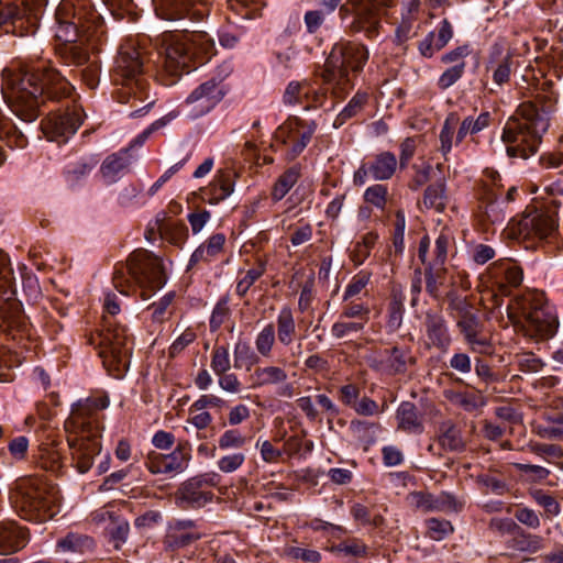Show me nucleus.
I'll return each instance as SVG.
<instances>
[{
  "instance_id": "1",
  "label": "nucleus",
  "mask_w": 563,
  "mask_h": 563,
  "mask_svg": "<svg viewBox=\"0 0 563 563\" xmlns=\"http://www.w3.org/2000/svg\"><path fill=\"white\" fill-rule=\"evenodd\" d=\"M2 92L4 100L19 119L33 122L38 117L44 98L60 99L71 91V85L49 62H41L19 69H4Z\"/></svg>"
},
{
  "instance_id": "2",
  "label": "nucleus",
  "mask_w": 563,
  "mask_h": 563,
  "mask_svg": "<svg viewBox=\"0 0 563 563\" xmlns=\"http://www.w3.org/2000/svg\"><path fill=\"white\" fill-rule=\"evenodd\" d=\"M556 98L552 92L538 90L531 100L522 102L503 130L501 140L511 157L533 155L550 126Z\"/></svg>"
},
{
  "instance_id": "3",
  "label": "nucleus",
  "mask_w": 563,
  "mask_h": 563,
  "mask_svg": "<svg viewBox=\"0 0 563 563\" xmlns=\"http://www.w3.org/2000/svg\"><path fill=\"white\" fill-rule=\"evenodd\" d=\"M108 406L107 397L78 400L73 405L70 415L64 422L73 464L81 474L92 467L95 456L101 452L100 411Z\"/></svg>"
},
{
  "instance_id": "4",
  "label": "nucleus",
  "mask_w": 563,
  "mask_h": 563,
  "mask_svg": "<svg viewBox=\"0 0 563 563\" xmlns=\"http://www.w3.org/2000/svg\"><path fill=\"white\" fill-rule=\"evenodd\" d=\"M55 19V36L70 44L64 49L65 63L76 66L87 63V52L73 43L87 42L93 47L104 33L101 15L89 8L86 0H63L56 9Z\"/></svg>"
},
{
  "instance_id": "5",
  "label": "nucleus",
  "mask_w": 563,
  "mask_h": 563,
  "mask_svg": "<svg viewBox=\"0 0 563 563\" xmlns=\"http://www.w3.org/2000/svg\"><path fill=\"white\" fill-rule=\"evenodd\" d=\"M113 286L122 295L140 292L146 300L166 283L163 261L152 252L139 249L128 258L126 265L117 268Z\"/></svg>"
},
{
  "instance_id": "6",
  "label": "nucleus",
  "mask_w": 563,
  "mask_h": 563,
  "mask_svg": "<svg viewBox=\"0 0 563 563\" xmlns=\"http://www.w3.org/2000/svg\"><path fill=\"white\" fill-rule=\"evenodd\" d=\"M10 501L21 518L46 521L58 512L59 492L42 477H21L11 488Z\"/></svg>"
},
{
  "instance_id": "7",
  "label": "nucleus",
  "mask_w": 563,
  "mask_h": 563,
  "mask_svg": "<svg viewBox=\"0 0 563 563\" xmlns=\"http://www.w3.org/2000/svg\"><path fill=\"white\" fill-rule=\"evenodd\" d=\"M507 316L526 336L537 341L552 338L559 325L553 308L538 291L516 297L507 307Z\"/></svg>"
},
{
  "instance_id": "8",
  "label": "nucleus",
  "mask_w": 563,
  "mask_h": 563,
  "mask_svg": "<svg viewBox=\"0 0 563 563\" xmlns=\"http://www.w3.org/2000/svg\"><path fill=\"white\" fill-rule=\"evenodd\" d=\"M165 67L176 75L190 71L191 62L205 64L214 55L213 40L203 31L167 32L162 36Z\"/></svg>"
},
{
  "instance_id": "9",
  "label": "nucleus",
  "mask_w": 563,
  "mask_h": 563,
  "mask_svg": "<svg viewBox=\"0 0 563 563\" xmlns=\"http://www.w3.org/2000/svg\"><path fill=\"white\" fill-rule=\"evenodd\" d=\"M368 56L367 47L360 43L339 42L333 45L321 78L334 98L343 99L352 89L351 74L362 71Z\"/></svg>"
},
{
  "instance_id": "10",
  "label": "nucleus",
  "mask_w": 563,
  "mask_h": 563,
  "mask_svg": "<svg viewBox=\"0 0 563 563\" xmlns=\"http://www.w3.org/2000/svg\"><path fill=\"white\" fill-rule=\"evenodd\" d=\"M144 71L145 55L141 48L133 43L122 44L112 71L113 84L120 86L117 92L119 102L132 101L134 107L136 101L144 102L148 99Z\"/></svg>"
},
{
  "instance_id": "11",
  "label": "nucleus",
  "mask_w": 563,
  "mask_h": 563,
  "mask_svg": "<svg viewBox=\"0 0 563 563\" xmlns=\"http://www.w3.org/2000/svg\"><path fill=\"white\" fill-rule=\"evenodd\" d=\"M98 340L99 356L103 365L114 377H122L130 365L131 353L126 328L106 318Z\"/></svg>"
},
{
  "instance_id": "12",
  "label": "nucleus",
  "mask_w": 563,
  "mask_h": 563,
  "mask_svg": "<svg viewBox=\"0 0 563 563\" xmlns=\"http://www.w3.org/2000/svg\"><path fill=\"white\" fill-rule=\"evenodd\" d=\"M397 0H346L340 7V14L346 16L350 11L354 19L350 25L353 32H364L368 38L375 37L380 27L383 8L395 5Z\"/></svg>"
},
{
  "instance_id": "13",
  "label": "nucleus",
  "mask_w": 563,
  "mask_h": 563,
  "mask_svg": "<svg viewBox=\"0 0 563 563\" xmlns=\"http://www.w3.org/2000/svg\"><path fill=\"white\" fill-rule=\"evenodd\" d=\"M222 79L210 78L198 85L185 99L183 110L190 119H198L212 111L224 98Z\"/></svg>"
},
{
  "instance_id": "14",
  "label": "nucleus",
  "mask_w": 563,
  "mask_h": 563,
  "mask_svg": "<svg viewBox=\"0 0 563 563\" xmlns=\"http://www.w3.org/2000/svg\"><path fill=\"white\" fill-rule=\"evenodd\" d=\"M37 12L15 0H0V30L8 34L24 36L36 27Z\"/></svg>"
},
{
  "instance_id": "15",
  "label": "nucleus",
  "mask_w": 563,
  "mask_h": 563,
  "mask_svg": "<svg viewBox=\"0 0 563 563\" xmlns=\"http://www.w3.org/2000/svg\"><path fill=\"white\" fill-rule=\"evenodd\" d=\"M317 124L314 121L305 122L294 117L285 121L275 132V140L283 144H289L287 154L289 159L296 158L308 145Z\"/></svg>"
},
{
  "instance_id": "16",
  "label": "nucleus",
  "mask_w": 563,
  "mask_h": 563,
  "mask_svg": "<svg viewBox=\"0 0 563 563\" xmlns=\"http://www.w3.org/2000/svg\"><path fill=\"white\" fill-rule=\"evenodd\" d=\"M82 123L81 108L74 106L65 112H54L45 118L42 123V131L49 140L57 143H65L73 136Z\"/></svg>"
},
{
  "instance_id": "17",
  "label": "nucleus",
  "mask_w": 563,
  "mask_h": 563,
  "mask_svg": "<svg viewBox=\"0 0 563 563\" xmlns=\"http://www.w3.org/2000/svg\"><path fill=\"white\" fill-rule=\"evenodd\" d=\"M156 14L168 21L190 20L201 21L209 12L207 0H153Z\"/></svg>"
},
{
  "instance_id": "18",
  "label": "nucleus",
  "mask_w": 563,
  "mask_h": 563,
  "mask_svg": "<svg viewBox=\"0 0 563 563\" xmlns=\"http://www.w3.org/2000/svg\"><path fill=\"white\" fill-rule=\"evenodd\" d=\"M189 461L190 454L183 448L177 446L168 454L151 451L146 456L145 466L152 474L175 477L185 472Z\"/></svg>"
},
{
  "instance_id": "19",
  "label": "nucleus",
  "mask_w": 563,
  "mask_h": 563,
  "mask_svg": "<svg viewBox=\"0 0 563 563\" xmlns=\"http://www.w3.org/2000/svg\"><path fill=\"white\" fill-rule=\"evenodd\" d=\"M368 364L376 371L387 374H402L408 365L415 363L408 349L394 346L382 352L374 351L366 357Z\"/></svg>"
},
{
  "instance_id": "20",
  "label": "nucleus",
  "mask_w": 563,
  "mask_h": 563,
  "mask_svg": "<svg viewBox=\"0 0 563 563\" xmlns=\"http://www.w3.org/2000/svg\"><path fill=\"white\" fill-rule=\"evenodd\" d=\"M287 372L275 365L257 367L253 375V387L278 386L277 395L283 398H292L295 396L294 385L287 383Z\"/></svg>"
},
{
  "instance_id": "21",
  "label": "nucleus",
  "mask_w": 563,
  "mask_h": 563,
  "mask_svg": "<svg viewBox=\"0 0 563 563\" xmlns=\"http://www.w3.org/2000/svg\"><path fill=\"white\" fill-rule=\"evenodd\" d=\"M519 233L525 236L547 238L552 233L558 222L551 213H522L518 220Z\"/></svg>"
},
{
  "instance_id": "22",
  "label": "nucleus",
  "mask_w": 563,
  "mask_h": 563,
  "mask_svg": "<svg viewBox=\"0 0 563 563\" xmlns=\"http://www.w3.org/2000/svg\"><path fill=\"white\" fill-rule=\"evenodd\" d=\"M212 498V492L202 488V479L199 477L185 482L176 494L177 501L185 508H201Z\"/></svg>"
},
{
  "instance_id": "23",
  "label": "nucleus",
  "mask_w": 563,
  "mask_h": 563,
  "mask_svg": "<svg viewBox=\"0 0 563 563\" xmlns=\"http://www.w3.org/2000/svg\"><path fill=\"white\" fill-rule=\"evenodd\" d=\"M424 327L426 335L428 339V345L433 346L443 353L448 352L452 340L449 332L448 323L443 316L427 312Z\"/></svg>"
},
{
  "instance_id": "24",
  "label": "nucleus",
  "mask_w": 563,
  "mask_h": 563,
  "mask_svg": "<svg viewBox=\"0 0 563 563\" xmlns=\"http://www.w3.org/2000/svg\"><path fill=\"white\" fill-rule=\"evenodd\" d=\"M453 26L449 20L443 19L437 30L429 32L426 37L419 42V53L427 58L432 57L437 52L448 45L453 37Z\"/></svg>"
},
{
  "instance_id": "25",
  "label": "nucleus",
  "mask_w": 563,
  "mask_h": 563,
  "mask_svg": "<svg viewBox=\"0 0 563 563\" xmlns=\"http://www.w3.org/2000/svg\"><path fill=\"white\" fill-rule=\"evenodd\" d=\"M234 177L231 168L220 170L209 187L201 191V199L210 205L224 200L233 192Z\"/></svg>"
},
{
  "instance_id": "26",
  "label": "nucleus",
  "mask_w": 563,
  "mask_h": 563,
  "mask_svg": "<svg viewBox=\"0 0 563 563\" xmlns=\"http://www.w3.org/2000/svg\"><path fill=\"white\" fill-rule=\"evenodd\" d=\"M512 68V56L504 53L500 45L495 44L488 56L486 69L493 73V80L496 85L501 86L509 81Z\"/></svg>"
},
{
  "instance_id": "27",
  "label": "nucleus",
  "mask_w": 563,
  "mask_h": 563,
  "mask_svg": "<svg viewBox=\"0 0 563 563\" xmlns=\"http://www.w3.org/2000/svg\"><path fill=\"white\" fill-rule=\"evenodd\" d=\"M131 164L130 148L109 155L100 167L103 181L108 185L118 181L128 172Z\"/></svg>"
},
{
  "instance_id": "28",
  "label": "nucleus",
  "mask_w": 563,
  "mask_h": 563,
  "mask_svg": "<svg viewBox=\"0 0 563 563\" xmlns=\"http://www.w3.org/2000/svg\"><path fill=\"white\" fill-rule=\"evenodd\" d=\"M27 533L13 521L0 522V554H10L24 548Z\"/></svg>"
},
{
  "instance_id": "29",
  "label": "nucleus",
  "mask_w": 563,
  "mask_h": 563,
  "mask_svg": "<svg viewBox=\"0 0 563 563\" xmlns=\"http://www.w3.org/2000/svg\"><path fill=\"white\" fill-rule=\"evenodd\" d=\"M410 498L412 505L422 511H442L450 508L456 509V501L446 494L434 497L429 493L416 492L411 494Z\"/></svg>"
},
{
  "instance_id": "30",
  "label": "nucleus",
  "mask_w": 563,
  "mask_h": 563,
  "mask_svg": "<svg viewBox=\"0 0 563 563\" xmlns=\"http://www.w3.org/2000/svg\"><path fill=\"white\" fill-rule=\"evenodd\" d=\"M224 243L225 236L222 233H217L210 236L206 243L198 246L191 254L189 267H192L200 262L213 261L223 251Z\"/></svg>"
},
{
  "instance_id": "31",
  "label": "nucleus",
  "mask_w": 563,
  "mask_h": 563,
  "mask_svg": "<svg viewBox=\"0 0 563 563\" xmlns=\"http://www.w3.org/2000/svg\"><path fill=\"white\" fill-rule=\"evenodd\" d=\"M371 169V177L375 180L390 179L397 169V158L391 152H382L367 162Z\"/></svg>"
},
{
  "instance_id": "32",
  "label": "nucleus",
  "mask_w": 563,
  "mask_h": 563,
  "mask_svg": "<svg viewBox=\"0 0 563 563\" xmlns=\"http://www.w3.org/2000/svg\"><path fill=\"white\" fill-rule=\"evenodd\" d=\"M396 418L398 428L407 433H421L423 431L422 421L412 402H401L397 409Z\"/></svg>"
},
{
  "instance_id": "33",
  "label": "nucleus",
  "mask_w": 563,
  "mask_h": 563,
  "mask_svg": "<svg viewBox=\"0 0 563 563\" xmlns=\"http://www.w3.org/2000/svg\"><path fill=\"white\" fill-rule=\"evenodd\" d=\"M501 178L497 170L485 168L481 178L479 199L488 205L496 201L501 195Z\"/></svg>"
},
{
  "instance_id": "34",
  "label": "nucleus",
  "mask_w": 563,
  "mask_h": 563,
  "mask_svg": "<svg viewBox=\"0 0 563 563\" xmlns=\"http://www.w3.org/2000/svg\"><path fill=\"white\" fill-rule=\"evenodd\" d=\"M277 339L280 344L288 346L294 342L296 334V322L292 310L285 306L276 318Z\"/></svg>"
},
{
  "instance_id": "35",
  "label": "nucleus",
  "mask_w": 563,
  "mask_h": 563,
  "mask_svg": "<svg viewBox=\"0 0 563 563\" xmlns=\"http://www.w3.org/2000/svg\"><path fill=\"white\" fill-rule=\"evenodd\" d=\"M444 397L454 406L472 412L479 407L484 406V397L479 393L474 391H456L445 390Z\"/></svg>"
},
{
  "instance_id": "36",
  "label": "nucleus",
  "mask_w": 563,
  "mask_h": 563,
  "mask_svg": "<svg viewBox=\"0 0 563 563\" xmlns=\"http://www.w3.org/2000/svg\"><path fill=\"white\" fill-rule=\"evenodd\" d=\"M492 115L488 111L478 114L477 118L468 115L463 119L456 133V144L461 143L468 134L474 135L489 126Z\"/></svg>"
},
{
  "instance_id": "37",
  "label": "nucleus",
  "mask_w": 563,
  "mask_h": 563,
  "mask_svg": "<svg viewBox=\"0 0 563 563\" xmlns=\"http://www.w3.org/2000/svg\"><path fill=\"white\" fill-rule=\"evenodd\" d=\"M367 101L368 95L366 92H356L347 102V104L343 108V110L336 115L333 122V126L338 129L341 125H343L347 120L357 115L363 110Z\"/></svg>"
},
{
  "instance_id": "38",
  "label": "nucleus",
  "mask_w": 563,
  "mask_h": 563,
  "mask_svg": "<svg viewBox=\"0 0 563 563\" xmlns=\"http://www.w3.org/2000/svg\"><path fill=\"white\" fill-rule=\"evenodd\" d=\"M300 177V168L292 166L282 174L276 180L272 197L274 200H282L286 194L295 186Z\"/></svg>"
},
{
  "instance_id": "39",
  "label": "nucleus",
  "mask_w": 563,
  "mask_h": 563,
  "mask_svg": "<svg viewBox=\"0 0 563 563\" xmlns=\"http://www.w3.org/2000/svg\"><path fill=\"white\" fill-rule=\"evenodd\" d=\"M445 272L446 269L444 267H434L431 264H428L424 269L426 290L435 299L440 298L441 287L444 285L445 280Z\"/></svg>"
},
{
  "instance_id": "40",
  "label": "nucleus",
  "mask_w": 563,
  "mask_h": 563,
  "mask_svg": "<svg viewBox=\"0 0 563 563\" xmlns=\"http://www.w3.org/2000/svg\"><path fill=\"white\" fill-rule=\"evenodd\" d=\"M56 547L62 553H81L92 547V540L85 536L68 533L57 542Z\"/></svg>"
},
{
  "instance_id": "41",
  "label": "nucleus",
  "mask_w": 563,
  "mask_h": 563,
  "mask_svg": "<svg viewBox=\"0 0 563 563\" xmlns=\"http://www.w3.org/2000/svg\"><path fill=\"white\" fill-rule=\"evenodd\" d=\"M364 320H351L339 316L331 327V334L335 339H346L364 330Z\"/></svg>"
},
{
  "instance_id": "42",
  "label": "nucleus",
  "mask_w": 563,
  "mask_h": 563,
  "mask_svg": "<svg viewBox=\"0 0 563 563\" xmlns=\"http://www.w3.org/2000/svg\"><path fill=\"white\" fill-rule=\"evenodd\" d=\"M446 195L442 184L429 186L423 195L422 206L426 209H434L435 211H443L446 208Z\"/></svg>"
},
{
  "instance_id": "43",
  "label": "nucleus",
  "mask_w": 563,
  "mask_h": 563,
  "mask_svg": "<svg viewBox=\"0 0 563 563\" xmlns=\"http://www.w3.org/2000/svg\"><path fill=\"white\" fill-rule=\"evenodd\" d=\"M496 267L504 271V280L499 283L498 288L503 295H508L507 286L518 287L522 279V269L512 263H498Z\"/></svg>"
},
{
  "instance_id": "44",
  "label": "nucleus",
  "mask_w": 563,
  "mask_h": 563,
  "mask_svg": "<svg viewBox=\"0 0 563 563\" xmlns=\"http://www.w3.org/2000/svg\"><path fill=\"white\" fill-rule=\"evenodd\" d=\"M457 122H459V115L455 112H450L443 122L442 129L440 131L439 140H440V151L444 156H446L452 150L454 129H455V125L457 124Z\"/></svg>"
},
{
  "instance_id": "45",
  "label": "nucleus",
  "mask_w": 563,
  "mask_h": 563,
  "mask_svg": "<svg viewBox=\"0 0 563 563\" xmlns=\"http://www.w3.org/2000/svg\"><path fill=\"white\" fill-rule=\"evenodd\" d=\"M234 367L236 369L245 368L250 371L257 362V355L252 351L246 342H238L233 351Z\"/></svg>"
},
{
  "instance_id": "46",
  "label": "nucleus",
  "mask_w": 563,
  "mask_h": 563,
  "mask_svg": "<svg viewBox=\"0 0 563 563\" xmlns=\"http://www.w3.org/2000/svg\"><path fill=\"white\" fill-rule=\"evenodd\" d=\"M276 342V332L272 323L266 324L255 338V349L263 357H269Z\"/></svg>"
},
{
  "instance_id": "47",
  "label": "nucleus",
  "mask_w": 563,
  "mask_h": 563,
  "mask_svg": "<svg viewBox=\"0 0 563 563\" xmlns=\"http://www.w3.org/2000/svg\"><path fill=\"white\" fill-rule=\"evenodd\" d=\"M249 440L239 429L232 428L219 437L218 446L222 451L240 450L249 443Z\"/></svg>"
},
{
  "instance_id": "48",
  "label": "nucleus",
  "mask_w": 563,
  "mask_h": 563,
  "mask_svg": "<svg viewBox=\"0 0 563 563\" xmlns=\"http://www.w3.org/2000/svg\"><path fill=\"white\" fill-rule=\"evenodd\" d=\"M232 10L244 19H254L265 5L264 0H228Z\"/></svg>"
},
{
  "instance_id": "49",
  "label": "nucleus",
  "mask_w": 563,
  "mask_h": 563,
  "mask_svg": "<svg viewBox=\"0 0 563 563\" xmlns=\"http://www.w3.org/2000/svg\"><path fill=\"white\" fill-rule=\"evenodd\" d=\"M532 499L544 509L549 517H556L561 514L560 503L550 494L542 489H534L530 492Z\"/></svg>"
},
{
  "instance_id": "50",
  "label": "nucleus",
  "mask_w": 563,
  "mask_h": 563,
  "mask_svg": "<svg viewBox=\"0 0 563 563\" xmlns=\"http://www.w3.org/2000/svg\"><path fill=\"white\" fill-rule=\"evenodd\" d=\"M369 312L371 309L367 305L355 302L351 299L349 301H344L340 316L355 321L364 320V324H366L369 319Z\"/></svg>"
},
{
  "instance_id": "51",
  "label": "nucleus",
  "mask_w": 563,
  "mask_h": 563,
  "mask_svg": "<svg viewBox=\"0 0 563 563\" xmlns=\"http://www.w3.org/2000/svg\"><path fill=\"white\" fill-rule=\"evenodd\" d=\"M427 536L435 541L445 539L453 532V526L449 520L431 518L426 521Z\"/></svg>"
},
{
  "instance_id": "52",
  "label": "nucleus",
  "mask_w": 563,
  "mask_h": 563,
  "mask_svg": "<svg viewBox=\"0 0 563 563\" xmlns=\"http://www.w3.org/2000/svg\"><path fill=\"white\" fill-rule=\"evenodd\" d=\"M308 86V81H290L283 95V102L287 106H297L303 103L305 90Z\"/></svg>"
},
{
  "instance_id": "53",
  "label": "nucleus",
  "mask_w": 563,
  "mask_h": 563,
  "mask_svg": "<svg viewBox=\"0 0 563 563\" xmlns=\"http://www.w3.org/2000/svg\"><path fill=\"white\" fill-rule=\"evenodd\" d=\"M368 283L369 274L365 272H360L358 274H356L345 288L343 301H349L355 297H358L363 291H365Z\"/></svg>"
},
{
  "instance_id": "54",
  "label": "nucleus",
  "mask_w": 563,
  "mask_h": 563,
  "mask_svg": "<svg viewBox=\"0 0 563 563\" xmlns=\"http://www.w3.org/2000/svg\"><path fill=\"white\" fill-rule=\"evenodd\" d=\"M210 367L216 375L225 374L231 367L229 351L224 346H216L212 351Z\"/></svg>"
},
{
  "instance_id": "55",
  "label": "nucleus",
  "mask_w": 563,
  "mask_h": 563,
  "mask_svg": "<svg viewBox=\"0 0 563 563\" xmlns=\"http://www.w3.org/2000/svg\"><path fill=\"white\" fill-rule=\"evenodd\" d=\"M265 273V267L263 264H258L252 268H250L243 277H241L236 284V294L240 297L246 295L249 289L254 285V283Z\"/></svg>"
},
{
  "instance_id": "56",
  "label": "nucleus",
  "mask_w": 563,
  "mask_h": 563,
  "mask_svg": "<svg viewBox=\"0 0 563 563\" xmlns=\"http://www.w3.org/2000/svg\"><path fill=\"white\" fill-rule=\"evenodd\" d=\"M246 456L242 452H234L220 457L217 467L220 472L229 474L238 471L245 462Z\"/></svg>"
},
{
  "instance_id": "57",
  "label": "nucleus",
  "mask_w": 563,
  "mask_h": 563,
  "mask_svg": "<svg viewBox=\"0 0 563 563\" xmlns=\"http://www.w3.org/2000/svg\"><path fill=\"white\" fill-rule=\"evenodd\" d=\"M388 190L384 185H373L364 192V199L377 209H384L387 202Z\"/></svg>"
},
{
  "instance_id": "58",
  "label": "nucleus",
  "mask_w": 563,
  "mask_h": 563,
  "mask_svg": "<svg viewBox=\"0 0 563 563\" xmlns=\"http://www.w3.org/2000/svg\"><path fill=\"white\" fill-rule=\"evenodd\" d=\"M174 300V294L168 292L164 297H162L157 302H153L148 309L152 310V320L154 322L162 323L169 317L170 312L168 310L169 306Z\"/></svg>"
},
{
  "instance_id": "59",
  "label": "nucleus",
  "mask_w": 563,
  "mask_h": 563,
  "mask_svg": "<svg viewBox=\"0 0 563 563\" xmlns=\"http://www.w3.org/2000/svg\"><path fill=\"white\" fill-rule=\"evenodd\" d=\"M465 71V63L456 64L450 68H448L438 80V86L440 89L445 90L453 86L464 74Z\"/></svg>"
},
{
  "instance_id": "60",
  "label": "nucleus",
  "mask_w": 563,
  "mask_h": 563,
  "mask_svg": "<svg viewBox=\"0 0 563 563\" xmlns=\"http://www.w3.org/2000/svg\"><path fill=\"white\" fill-rule=\"evenodd\" d=\"M377 234L373 232L366 233L361 242H357L354 249V261L362 264L369 255L372 247L375 245Z\"/></svg>"
},
{
  "instance_id": "61",
  "label": "nucleus",
  "mask_w": 563,
  "mask_h": 563,
  "mask_svg": "<svg viewBox=\"0 0 563 563\" xmlns=\"http://www.w3.org/2000/svg\"><path fill=\"white\" fill-rule=\"evenodd\" d=\"M327 95L328 89H312L310 84L308 82V86L305 90V110L317 109L322 107L327 100Z\"/></svg>"
},
{
  "instance_id": "62",
  "label": "nucleus",
  "mask_w": 563,
  "mask_h": 563,
  "mask_svg": "<svg viewBox=\"0 0 563 563\" xmlns=\"http://www.w3.org/2000/svg\"><path fill=\"white\" fill-rule=\"evenodd\" d=\"M14 273L10 265L8 255L0 250V288L11 289L13 286Z\"/></svg>"
},
{
  "instance_id": "63",
  "label": "nucleus",
  "mask_w": 563,
  "mask_h": 563,
  "mask_svg": "<svg viewBox=\"0 0 563 563\" xmlns=\"http://www.w3.org/2000/svg\"><path fill=\"white\" fill-rule=\"evenodd\" d=\"M286 554L292 560H300L305 563H317L321 559L318 551L299 547L288 548Z\"/></svg>"
},
{
  "instance_id": "64",
  "label": "nucleus",
  "mask_w": 563,
  "mask_h": 563,
  "mask_svg": "<svg viewBox=\"0 0 563 563\" xmlns=\"http://www.w3.org/2000/svg\"><path fill=\"white\" fill-rule=\"evenodd\" d=\"M515 518L522 525L531 529H538L541 520L536 510L528 507H520L515 512Z\"/></svg>"
}]
</instances>
